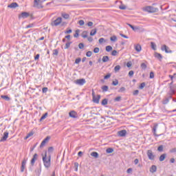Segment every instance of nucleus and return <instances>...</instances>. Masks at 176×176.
<instances>
[{
  "label": "nucleus",
  "mask_w": 176,
  "mask_h": 176,
  "mask_svg": "<svg viewBox=\"0 0 176 176\" xmlns=\"http://www.w3.org/2000/svg\"><path fill=\"white\" fill-rule=\"evenodd\" d=\"M51 159H52V155L49 154L47 157V152L45 151V156L43 157V162L44 164V166L46 168H49L51 166Z\"/></svg>",
  "instance_id": "obj_1"
},
{
  "label": "nucleus",
  "mask_w": 176,
  "mask_h": 176,
  "mask_svg": "<svg viewBox=\"0 0 176 176\" xmlns=\"http://www.w3.org/2000/svg\"><path fill=\"white\" fill-rule=\"evenodd\" d=\"M143 10L144 12H148V13H157V12H159V8L148 6L144 7Z\"/></svg>",
  "instance_id": "obj_2"
},
{
  "label": "nucleus",
  "mask_w": 176,
  "mask_h": 176,
  "mask_svg": "<svg viewBox=\"0 0 176 176\" xmlns=\"http://www.w3.org/2000/svg\"><path fill=\"white\" fill-rule=\"evenodd\" d=\"M127 25H129V27H130L133 31H135V32H144L145 31V29L140 26H133L130 23H127Z\"/></svg>",
  "instance_id": "obj_3"
},
{
  "label": "nucleus",
  "mask_w": 176,
  "mask_h": 176,
  "mask_svg": "<svg viewBox=\"0 0 176 176\" xmlns=\"http://www.w3.org/2000/svg\"><path fill=\"white\" fill-rule=\"evenodd\" d=\"M61 21H63V19L61 17H58L56 20L51 23V25L52 26L57 27V25H60V24H61Z\"/></svg>",
  "instance_id": "obj_4"
},
{
  "label": "nucleus",
  "mask_w": 176,
  "mask_h": 176,
  "mask_svg": "<svg viewBox=\"0 0 176 176\" xmlns=\"http://www.w3.org/2000/svg\"><path fill=\"white\" fill-rule=\"evenodd\" d=\"M146 155L149 160H155V157H156V155L153 154V152L152 151V150H148L146 152Z\"/></svg>",
  "instance_id": "obj_5"
},
{
  "label": "nucleus",
  "mask_w": 176,
  "mask_h": 176,
  "mask_svg": "<svg viewBox=\"0 0 176 176\" xmlns=\"http://www.w3.org/2000/svg\"><path fill=\"white\" fill-rule=\"evenodd\" d=\"M169 88H170L169 95L170 96L169 98H172L171 96L175 94L176 85H171L170 87H169Z\"/></svg>",
  "instance_id": "obj_6"
},
{
  "label": "nucleus",
  "mask_w": 176,
  "mask_h": 176,
  "mask_svg": "<svg viewBox=\"0 0 176 176\" xmlns=\"http://www.w3.org/2000/svg\"><path fill=\"white\" fill-rule=\"evenodd\" d=\"M161 50H162V52H165V53H173V51L170 50V47H168L166 45H162Z\"/></svg>",
  "instance_id": "obj_7"
},
{
  "label": "nucleus",
  "mask_w": 176,
  "mask_h": 176,
  "mask_svg": "<svg viewBox=\"0 0 176 176\" xmlns=\"http://www.w3.org/2000/svg\"><path fill=\"white\" fill-rule=\"evenodd\" d=\"M8 138H9V132L8 131L4 132L3 137L0 140V142H5V141H6Z\"/></svg>",
  "instance_id": "obj_8"
},
{
  "label": "nucleus",
  "mask_w": 176,
  "mask_h": 176,
  "mask_svg": "<svg viewBox=\"0 0 176 176\" xmlns=\"http://www.w3.org/2000/svg\"><path fill=\"white\" fill-rule=\"evenodd\" d=\"M49 140H50V136H47L46 138H45L41 145H40V148H43L45 146V145H46V142H49Z\"/></svg>",
  "instance_id": "obj_9"
},
{
  "label": "nucleus",
  "mask_w": 176,
  "mask_h": 176,
  "mask_svg": "<svg viewBox=\"0 0 176 176\" xmlns=\"http://www.w3.org/2000/svg\"><path fill=\"white\" fill-rule=\"evenodd\" d=\"M76 85H79L80 86H83L85 83H86V80L85 78L78 79L76 81Z\"/></svg>",
  "instance_id": "obj_10"
},
{
  "label": "nucleus",
  "mask_w": 176,
  "mask_h": 176,
  "mask_svg": "<svg viewBox=\"0 0 176 176\" xmlns=\"http://www.w3.org/2000/svg\"><path fill=\"white\" fill-rule=\"evenodd\" d=\"M69 116L73 119H76L78 118V113L75 111H72L69 113Z\"/></svg>",
  "instance_id": "obj_11"
},
{
  "label": "nucleus",
  "mask_w": 176,
  "mask_h": 176,
  "mask_svg": "<svg viewBox=\"0 0 176 176\" xmlns=\"http://www.w3.org/2000/svg\"><path fill=\"white\" fill-rule=\"evenodd\" d=\"M25 164H27V160H23L22 161V164L21 166V173H24V170L25 169Z\"/></svg>",
  "instance_id": "obj_12"
},
{
  "label": "nucleus",
  "mask_w": 176,
  "mask_h": 176,
  "mask_svg": "<svg viewBox=\"0 0 176 176\" xmlns=\"http://www.w3.org/2000/svg\"><path fill=\"white\" fill-rule=\"evenodd\" d=\"M101 98L100 95H98L97 97L94 96L93 98V102H95V104H100V99Z\"/></svg>",
  "instance_id": "obj_13"
},
{
  "label": "nucleus",
  "mask_w": 176,
  "mask_h": 176,
  "mask_svg": "<svg viewBox=\"0 0 176 176\" xmlns=\"http://www.w3.org/2000/svg\"><path fill=\"white\" fill-rule=\"evenodd\" d=\"M30 16V13L27 12H23L21 14V15H19V19H27V17H29Z\"/></svg>",
  "instance_id": "obj_14"
},
{
  "label": "nucleus",
  "mask_w": 176,
  "mask_h": 176,
  "mask_svg": "<svg viewBox=\"0 0 176 176\" xmlns=\"http://www.w3.org/2000/svg\"><path fill=\"white\" fill-rule=\"evenodd\" d=\"M36 160H38V154L35 153L33 155L32 159L31 160V164H32V166H34V164H35V162H36Z\"/></svg>",
  "instance_id": "obj_15"
},
{
  "label": "nucleus",
  "mask_w": 176,
  "mask_h": 176,
  "mask_svg": "<svg viewBox=\"0 0 176 176\" xmlns=\"http://www.w3.org/2000/svg\"><path fill=\"white\" fill-rule=\"evenodd\" d=\"M126 134H127V131H126V130H122V131H120L118 132V135L120 137H125Z\"/></svg>",
  "instance_id": "obj_16"
},
{
  "label": "nucleus",
  "mask_w": 176,
  "mask_h": 176,
  "mask_svg": "<svg viewBox=\"0 0 176 176\" xmlns=\"http://www.w3.org/2000/svg\"><path fill=\"white\" fill-rule=\"evenodd\" d=\"M157 126H158L157 124H154V126H153V133L155 137H159V135H157L156 133V130H157Z\"/></svg>",
  "instance_id": "obj_17"
},
{
  "label": "nucleus",
  "mask_w": 176,
  "mask_h": 176,
  "mask_svg": "<svg viewBox=\"0 0 176 176\" xmlns=\"http://www.w3.org/2000/svg\"><path fill=\"white\" fill-rule=\"evenodd\" d=\"M8 8L14 9L15 8H19V4L17 3H12L11 4L8 6Z\"/></svg>",
  "instance_id": "obj_18"
},
{
  "label": "nucleus",
  "mask_w": 176,
  "mask_h": 176,
  "mask_svg": "<svg viewBox=\"0 0 176 176\" xmlns=\"http://www.w3.org/2000/svg\"><path fill=\"white\" fill-rule=\"evenodd\" d=\"M154 56L156 58H157L158 60H160V61H162V58H163V56H162L161 54H159L157 52H155Z\"/></svg>",
  "instance_id": "obj_19"
},
{
  "label": "nucleus",
  "mask_w": 176,
  "mask_h": 176,
  "mask_svg": "<svg viewBox=\"0 0 176 176\" xmlns=\"http://www.w3.org/2000/svg\"><path fill=\"white\" fill-rule=\"evenodd\" d=\"M157 170V167L156 166V165H152L151 167L150 168V173H156Z\"/></svg>",
  "instance_id": "obj_20"
},
{
  "label": "nucleus",
  "mask_w": 176,
  "mask_h": 176,
  "mask_svg": "<svg viewBox=\"0 0 176 176\" xmlns=\"http://www.w3.org/2000/svg\"><path fill=\"white\" fill-rule=\"evenodd\" d=\"M135 50H136V52H138V53H140V52L142 50V47H141V45L138 44L135 45Z\"/></svg>",
  "instance_id": "obj_21"
},
{
  "label": "nucleus",
  "mask_w": 176,
  "mask_h": 176,
  "mask_svg": "<svg viewBox=\"0 0 176 176\" xmlns=\"http://www.w3.org/2000/svg\"><path fill=\"white\" fill-rule=\"evenodd\" d=\"M91 156H92L93 157H95V159H98V153L94 151L91 153Z\"/></svg>",
  "instance_id": "obj_22"
},
{
  "label": "nucleus",
  "mask_w": 176,
  "mask_h": 176,
  "mask_svg": "<svg viewBox=\"0 0 176 176\" xmlns=\"http://www.w3.org/2000/svg\"><path fill=\"white\" fill-rule=\"evenodd\" d=\"M167 156V154L164 153L160 155V162H164V159H166V157Z\"/></svg>",
  "instance_id": "obj_23"
},
{
  "label": "nucleus",
  "mask_w": 176,
  "mask_h": 176,
  "mask_svg": "<svg viewBox=\"0 0 176 176\" xmlns=\"http://www.w3.org/2000/svg\"><path fill=\"white\" fill-rule=\"evenodd\" d=\"M102 61L103 63H108L109 61V57L108 56H104L102 57Z\"/></svg>",
  "instance_id": "obj_24"
},
{
  "label": "nucleus",
  "mask_w": 176,
  "mask_h": 176,
  "mask_svg": "<svg viewBox=\"0 0 176 176\" xmlns=\"http://www.w3.org/2000/svg\"><path fill=\"white\" fill-rule=\"evenodd\" d=\"M96 34H97V28L93 29L90 32L91 36H94V35H96Z\"/></svg>",
  "instance_id": "obj_25"
},
{
  "label": "nucleus",
  "mask_w": 176,
  "mask_h": 176,
  "mask_svg": "<svg viewBox=\"0 0 176 176\" xmlns=\"http://www.w3.org/2000/svg\"><path fill=\"white\" fill-rule=\"evenodd\" d=\"M1 98H3V100H5L6 101H10V98L8 96L1 95Z\"/></svg>",
  "instance_id": "obj_26"
},
{
  "label": "nucleus",
  "mask_w": 176,
  "mask_h": 176,
  "mask_svg": "<svg viewBox=\"0 0 176 176\" xmlns=\"http://www.w3.org/2000/svg\"><path fill=\"white\" fill-rule=\"evenodd\" d=\"M34 135V132L31 131L29 133H28L27 136L25 138V140H28L30 137H32Z\"/></svg>",
  "instance_id": "obj_27"
},
{
  "label": "nucleus",
  "mask_w": 176,
  "mask_h": 176,
  "mask_svg": "<svg viewBox=\"0 0 176 176\" xmlns=\"http://www.w3.org/2000/svg\"><path fill=\"white\" fill-rule=\"evenodd\" d=\"M109 89V87H108V86H107V85L102 87V90L103 93H105V91H107Z\"/></svg>",
  "instance_id": "obj_28"
},
{
  "label": "nucleus",
  "mask_w": 176,
  "mask_h": 176,
  "mask_svg": "<svg viewBox=\"0 0 176 176\" xmlns=\"http://www.w3.org/2000/svg\"><path fill=\"white\" fill-rule=\"evenodd\" d=\"M41 0H34V8H39V1Z\"/></svg>",
  "instance_id": "obj_29"
},
{
  "label": "nucleus",
  "mask_w": 176,
  "mask_h": 176,
  "mask_svg": "<svg viewBox=\"0 0 176 176\" xmlns=\"http://www.w3.org/2000/svg\"><path fill=\"white\" fill-rule=\"evenodd\" d=\"M110 41H111V42H116V41H118V37L116 36H113L110 37Z\"/></svg>",
  "instance_id": "obj_30"
},
{
  "label": "nucleus",
  "mask_w": 176,
  "mask_h": 176,
  "mask_svg": "<svg viewBox=\"0 0 176 176\" xmlns=\"http://www.w3.org/2000/svg\"><path fill=\"white\" fill-rule=\"evenodd\" d=\"M108 104V99L104 98L102 100V105H107Z\"/></svg>",
  "instance_id": "obj_31"
},
{
  "label": "nucleus",
  "mask_w": 176,
  "mask_h": 176,
  "mask_svg": "<svg viewBox=\"0 0 176 176\" xmlns=\"http://www.w3.org/2000/svg\"><path fill=\"white\" fill-rule=\"evenodd\" d=\"M81 36H82V37L84 38H87V31H84V32H82Z\"/></svg>",
  "instance_id": "obj_32"
},
{
  "label": "nucleus",
  "mask_w": 176,
  "mask_h": 176,
  "mask_svg": "<svg viewBox=\"0 0 176 176\" xmlns=\"http://www.w3.org/2000/svg\"><path fill=\"white\" fill-rule=\"evenodd\" d=\"M151 49H153V50H156V44L155 43L151 42Z\"/></svg>",
  "instance_id": "obj_33"
},
{
  "label": "nucleus",
  "mask_w": 176,
  "mask_h": 176,
  "mask_svg": "<svg viewBox=\"0 0 176 176\" xmlns=\"http://www.w3.org/2000/svg\"><path fill=\"white\" fill-rule=\"evenodd\" d=\"M114 71L115 72H119V71H120V65H116L114 67Z\"/></svg>",
  "instance_id": "obj_34"
},
{
  "label": "nucleus",
  "mask_w": 176,
  "mask_h": 176,
  "mask_svg": "<svg viewBox=\"0 0 176 176\" xmlns=\"http://www.w3.org/2000/svg\"><path fill=\"white\" fill-rule=\"evenodd\" d=\"M46 118H47V113H45L43 116H41L40 122H42V120H44V119H46Z\"/></svg>",
  "instance_id": "obj_35"
},
{
  "label": "nucleus",
  "mask_w": 176,
  "mask_h": 176,
  "mask_svg": "<svg viewBox=\"0 0 176 176\" xmlns=\"http://www.w3.org/2000/svg\"><path fill=\"white\" fill-rule=\"evenodd\" d=\"M168 101H170V99L167 98L162 101V104H164V105H166V104H168Z\"/></svg>",
  "instance_id": "obj_36"
},
{
  "label": "nucleus",
  "mask_w": 176,
  "mask_h": 176,
  "mask_svg": "<svg viewBox=\"0 0 176 176\" xmlns=\"http://www.w3.org/2000/svg\"><path fill=\"white\" fill-rule=\"evenodd\" d=\"M124 91H126V88L124 87H121L119 90L118 92L119 93H124Z\"/></svg>",
  "instance_id": "obj_37"
},
{
  "label": "nucleus",
  "mask_w": 176,
  "mask_h": 176,
  "mask_svg": "<svg viewBox=\"0 0 176 176\" xmlns=\"http://www.w3.org/2000/svg\"><path fill=\"white\" fill-rule=\"evenodd\" d=\"M106 152H107V153H112V152H113V148H107Z\"/></svg>",
  "instance_id": "obj_38"
},
{
  "label": "nucleus",
  "mask_w": 176,
  "mask_h": 176,
  "mask_svg": "<svg viewBox=\"0 0 176 176\" xmlns=\"http://www.w3.org/2000/svg\"><path fill=\"white\" fill-rule=\"evenodd\" d=\"M112 50V46L111 45H107L106 47V52H111Z\"/></svg>",
  "instance_id": "obj_39"
},
{
  "label": "nucleus",
  "mask_w": 176,
  "mask_h": 176,
  "mask_svg": "<svg viewBox=\"0 0 176 176\" xmlns=\"http://www.w3.org/2000/svg\"><path fill=\"white\" fill-rule=\"evenodd\" d=\"M140 67L142 68V69H145L146 68H147L146 64H145L144 63H142L140 65Z\"/></svg>",
  "instance_id": "obj_40"
},
{
  "label": "nucleus",
  "mask_w": 176,
  "mask_h": 176,
  "mask_svg": "<svg viewBox=\"0 0 176 176\" xmlns=\"http://www.w3.org/2000/svg\"><path fill=\"white\" fill-rule=\"evenodd\" d=\"M71 43H72V42H67V43H66L65 49H69V46H71Z\"/></svg>",
  "instance_id": "obj_41"
},
{
  "label": "nucleus",
  "mask_w": 176,
  "mask_h": 176,
  "mask_svg": "<svg viewBox=\"0 0 176 176\" xmlns=\"http://www.w3.org/2000/svg\"><path fill=\"white\" fill-rule=\"evenodd\" d=\"M145 82H142L139 87V88L140 89V90H142V89H144L145 87Z\"/></svg>",
  "instance_id": "obj_42"
},
{
  "label": "nucleus",
  "mask_w": 176,
  "mask_h": 176,
  "mask_svg": "<svg viewBox=\"0 0 176 176\" xmlns=\"http://www.w3.org/2000/svg\"><path fill=\"white\" fill-rule=\"evenodd\" d=\"M74 38H78L79 36V30H76L75 34H74Z\"/></svg>",
  "instance_id": "obj_43"
},
{
  "label": "nucleus",
  "mask_w": 176,
  "mask_h": 176,
  "mask_svg": "<svg viewBox=\"0 0 176 176\" xmlns=\"http://www.w3.org/2000/svg\"><path fill=\"white\" fill-rule=\"evenodd\" d=\"M62 17H63V19H69V14H62Z\"/></svg>",
  "instance_id": "obj_44"
},
{
  "label": "nucleus",
  "mask_w": 176,
  "mask_h": 176,
  "mask_svg": "<svg viewBox=\"0 0 176 176\" xmlns=\"http://www.w3.org/2000/svg\"><path fill=\"white\" fill-rule=\"evenodd\" d=\"M112 85L113 86H118V85H119V81L118 80H116L112 82Z\"/></svg>",
  "instance_id": "obj_45"
},
{
  "label": "nucleus",
  "mask_w": 176,
  "mask_h": 176,
  "mask_svg": "<svg viewBox=\"0 0 176 176\" xmlns=\"http://www.w3.org/2000/svg\"><path fill=\"white\" fill-rule=\"evenodd\" d=\"M91 54H93V52H91V51H88V52L86 53L87 57H91Z\"/></svg>",
  "instance_id": "obj_46"
},
{
  "label": "nucleus",
  "mask_w": 176,
  "mask_h": 176,
  "mask_svg": "<svg viewBox=\"0 0 176 176\" xmlns=\"http://www.w3.org/2000/svg\"><path fill=\"white\" fill-rule=\"evenodd\" d=\"M53 151H54V148L52 146L48 148V153H53Z\"/></svg>",
  "instance_id": "obj_47"
},
{
  "label": "nucleus",
  "mask_w": 176,
  "mask_h": 176,
  "mask_svg": "<svg viewBox=\"0 0 176 176\" xmlns=\"http://www.w3.org/2000/svg\"><path fill=\"white\" fill-rule=\"evenodd\" d=\"M105 42H107V41H105V39L104 38H100V39H99V43H105Z\"/></svg>",
  "instance_id": "obj_48"
},
{
  "label": "nucleus",
  "mask_w": 176,
  "mask_h": 176,
  "mask_svg": "<svg viewBox=\"0 0 176 176\" xmlns=\"http://www.w3.org/2000/svg\"><path fill=\"white\" fill-rule=\"evenodd\" d=\"M75 171H78V167H79V164L78 162L74 163Z\"/></svg>",
  "instance_id": "obj_49"
},
{
  "label": "nucleus",
  "mask_w": 176,
  "mask_h": 176,
  "mask_svg": "<svg viewBox=\"0 0 176 176\" xmlns=\"http://www.w3.org/2000/svg\"><path fill=\"white\" fill-rule=\"evenodd\" d=\"M53 55L54 56H58V50H53Z\"/></svg>",
  "instance_id": "obj_50"
},
{
  "label": "nucleus",
  "mask_w": 176,
  "mask_h": 176,
  "mask_svg": "<svg viewBox=\"0 0 176 176\" xmlns=\"http://www.w3.org/2000/svg\"><path fill=\"white\" fill-rule=\"evenodd\" d=\"M157 151L159 152H163V145H160L158 148H157Z\"/></svg>",
  "instance_id": "obj_51"
},
{
  "label": "nucleus",
  "mask_w": 176,
  "mask_h": 176,
  "mask_svg": "<svg viewBox=\"0 0 176 176\" xmlns=\"http://www.w3.org/2000/svg\"><path fill=\"white\" fill-rule=\"evenodd\" d=\"M80 61H82V58H78L76 59L75 63L76 64H79V63H80Z\"/></svg>",
  "instance_id": "obj_52"
},
{
  "label": "nucleus",
  "mask_w": 176,
  "mask_h": 176,
  "mask_svg": "<svg viewBox=\"0 0 176 176\" xmlns=\"http://www.w3.org/2000/svg\"><path fill=\"white\" fill-rule=\"evenodd\" d=\"M78 47L79 49H83V47H85V44H83V43H79Z\"/></svg>",
  "instance_id": "obj_53"
},
{
  "label": "nucleus",
  "mask_w": 176,
  "mask_h": 176,
  "mask_svg": "<svg viewBox=\"0 0 176 176\" xmlns=\"http://www.w3.org/2000/svg\"><path fill=\"white\" fill-rule=\"evenodd\" d=\"M126 173L127 174H131V173H133V168H128L126 170Z\"/></svg>",
  "instance_id": "obj_54"
},
{
  "label": "nucleus",
  "mask_w": 176,
  "mask_h": 176,
  "mask_svg": "<svg viewBox=\"0 0 176 176\" xmlns=\"http://www.w3.org/2000/svg\"><path fill=\"white\" fill-rule=\"evenodd\" d=\"M100 52V48L98 47H95L94 49V53H98Z\"/></svg>",
  "instance_id": "obj_55"
},
{
  "label": "nucleus",
  "mask_w": 176,
  "mask_h": 176,
  "mask_svg": "<svg viewBox=\"0 0 176 176\" xmlns=\"http://www.w3.org/2000/svg\"><path fill=\"white\" fill-rule=\"evenodd\" d=\"M111 78V74H107L106 76H104V79H109Z\"/></svg>",
  "instance_id": "obj_56"
},
{
  "label": "nucleus",
  "mask_w": 176,
  "mask_h": 176,
  "mask_svg": "<svg viewBox=\"0 0 176 176\" xmlns=\"http://www.w3.org/2000/svg\"><path fill=\"white\" fill-rule=\"evenodd\" d=\"M78 23H79L80 25H85V21H83V20H80V21H78Z\"/></svg>",
  "instance_id": "obj_57"
},
{
  "label": "nucleus",
  "mask_w": 176,
  "mask_h": 176,
  "mask_svg": "<svg viewBox=\"0 0 176 176\" xmlns=\"http://www.w3.org/2000/svg\"><path fill=\"white\" fill-rule=\"evenodd\" d=\"M119 8L121 10H126V6H120Z\"/></svg>",
  "instance_id": "obj_58"
},
{
  "label": "nucleus",
  "mask_w": 176,
  "mask_h": 176,
  "mask_svg": "<svg viewBox=\"0 0 176 176\" xmlns=\"http://www.w3.org/2000/svg\"><path fill=\"white\" fill-rule=\"evenodd\" d=\"M133 75H134V71L131 70V71L129 72V76H133Z\"/></svg>",
  "instance_id": "obj_59"
},
{
  "label": "nucleus",
  "mask_w": 176,
  "mask_h": 176,
  "mask_svg": "<svg viewBox=\"0 0 176 176\" xmlns=\"http://www.w3.org/2000/svg\"><path fill=\"white\" fill-rule=\"evenodd\" d=\"M120 100H122V97H120V96L116 97V98L114 99V100H115V101H117V102L120 101Z\"/></svg>",
  "instance_id": "obj_60"
},
{
  "label": "nucleus",
  "mask_w": 176,
  "mask_h": 176,
  "mask_svg": "<svg viewBox=\"0 0 176 176\" xmlns=\"http://www.w3.org/2000/svg\"><path fill=\"white\" fill-rule=\"evenodd\" d=\"M41 168L36 170V173L37 175H41Z\"/></svg>",
  "instance_id": "obj_61"
},
{
  "label": "nucleus",
  "mask_w": 176,
  "mask_h": 176,
  "mask_svg": "<svg viewBox=\"0 0 176 176\" xmlns=\"http://www.w3.org/2000/svg\"><path fill=\"white\" fill-rule=\"evenodd\" d=\"M116 54H118V51H116V50L112 51L111 55H113V56H116Z\"/></svg>",
  "instance_id": "obj_62"
},
{
  "label": "nucleus",
  "mask_w": 176,
  "mask_h": 176,
  "mask_svg": "<svg viewBox=\"0 0 176 176\" xmlns=\"http://www.w3.org/2000/svg\"><path fill=\"white\" fill-rule=\"evenodd\" d=\"M170 153H175L176 152V148H173L172 149L170 150Z\"/></svg>",
  "instance_id": "obj_63"
},
{
  "label": "nucleus",
  "mask_w": 176,
  "mask_h": 176,
  "mask_svg": "<svg viewBox=\"0 0 176 176\" xmlns=\"http://www.w3.org/2000/svg\"><path fill=\"white\" fill-rule=\"evenodd\" d=\"M43 93H47V87H43L42 89Z\"/></svg>",
  "instance_id": "obj_64"
}]
</instances>
